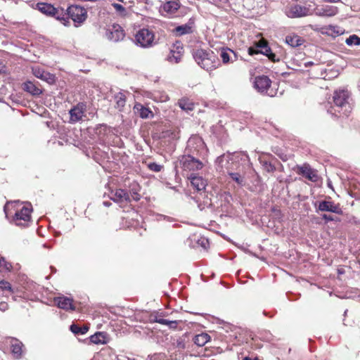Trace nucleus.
Returning <instances> with one entry per match:
<instances>
[{"instance_id":"f257e3e1","label":"nucleus","mask_w":360,"mask_h":360,"mask_svg":"<svg viewBox=\"0 0 360 360\" xmlns=\"http://www.w3.org/2000/svg\"><path fill=\"white\" fill-rule=\"evenodd\" d=\"M6 217L11 216L15 225L25 227L31 220V205H25L18 202L12 203L11 207H4Z\"/></svg>"},{"instance_id":"f03ea898","label":"nucleus","mask_w":360,"mask_h":360,"mask_svg":"<svg viewBox=\"0 0 360 360\" xmlns=\"http://www.w3.org/2000/svg\"><path fill=\"white\" fill-rule=\"evenodd\" d=\"M193 57L198 64L207 71H212L220 65L217 55L210 49H197L194 52Z\"/></svg>"},{"instance_id":"7ed1b4c3","label":"nucleus","mask_w":360,"mask_h":360,"mask_svg":"<svg viewBox=\"0 0 360 360\" xmlns=\"http://www.w3.org/2000/svg\"><path fill=\"white\" fill-rule=\"evenodd\" d=\"M87 18L86 10L78 5H71L65 10L64 19H61V22L65 26L70 25L69 19H71L76 27L83 23Z\"/></svg>"},{"instance_id":"20e7f679","label":"nucleus","mask_w":360,"mask_h":360,"mask_svg":"<svg viewBox=\"0 0 360 360\" xmlns=\"http://www.w3.org/2000/svg\"><path fill=\"white\" fill-rule=\"evenodd\" d=\"M350 94L347 90H338L334 92L333 103L338 109L335 110L340 113V115L348 116L352 111L349 103Z\"/></svg>"},{"instance_id":"39448f33","label":"nucleus","mask_w":360,"mask_h":360,"mask_svg":"<svg viewBox=\"0 0 360 360\" xmlns=\"http://www.w3.org/2000/svg\"><path fill=\"white\" fill-rule=\"evenodd\" d=\"M255 47L250 46L248 48V52L250 56L262 53L268 57L271 62L279 61V58L272 53L271 48L269 46L267 40L262 38L260 40L255 43Z\"/></svg>"},{"instance_id":"423d86ee","label":"nucleus","mask_w":360,"mask_h":360,"mask_svg":"<svg viewBox=\"0 0 360 360\" xmlns=\"http://www.w3.org/2000/svg\"><path fill=\"white\" fill-rule=\"evenodd\" d=\"M272 82L268 76L259 75L255 77L254 87L260 94L274 97L277 90L271 87Z\"/></svg>"},{"instance_id":"0eeeda50","label":"nucleus","mask_w":360,"mask_h":360,"mask_svg":"<svg viewBox=\"0 0 360 360\" xmlns=\"http://www.w3.org/2000/svg\"><path fill=\"white\" fill-rule=\"evenodd\" d=\"M38 10L50 17L55 18L56 19L61 21V19H64L65 9L62 7H54L52 4L40 2L37 4Z\"/></svg>"},{"instance_id":"6e6552de","label":"nucleus","mask_w":360,"mask_h":360,"mask_svg":"<svg viewBox=\"0 0 360 360\" xmlns=\"http://www.w3.org/2000/svg\"><path fill=\"white\" fill-rule=\"evenodd\" d=\"M155 35L153 31L143 28L137 32L135 35V41L137 44L143 48H148L153 45Z\"/></svg>"},{"instance_id":"1a4fd4ad","label":"nucleus","mask_w":360,"mask_h":360,"mask_svg":"<svg viewBox=\"0 0 360 360\" xmlns=\"http://www.w3.org/2000/svg\"><path fill=\"white\" fill-rule=\"evenodd\" d=\"M285 14L290 18H299L311 15V11L309 7L295 4L291 6L288 10H286Z\"/></svg>"},{"instance_id":"9d476101","label":"nucleus","mask_w":360,"mask_h":360,"mask_svg":"<svg viewBox=\"0 0 360 360\" xmlns=\"http://www.w3.org/2000/svg\"><path fill=\"white\" fill-rule=\"evenodd\" d=\"M295 170L297 174L302 175L303 177L312 182H316L318 180V175L316 171L307 163H304L302 165H297Z\"/></svg>"},{"instance_id":"9b49d317","label":"nucleus","mask_w":360,"mask_h":360,"mask_svg":"<svg viewBox=\"0 0 360 360\" xmlns=\"http://www.w3.org/2000/svg\"><path fill=\"white\" fill-rule=\"evenodd\" d=\"M181 162L182 168L186 171L194 172L200 170L203 167V163L191 155L184 157Z\"/></svg>"},{"instance_id":"f8f14e48","label":"nucleus","mask_w":360,"mask_h":360,"mask_svg":"<svg viewBox=\"0 0 360 360\" xmlns=\"http://www.w3.org/2000/svg\"><path fill=\"white\" fill-rule=\"evenodd\" d=\"M54 304L60 309L65 311H75L76 307L73 299L65 296L54 297Z\"/></svg>"},{"instance_id":"ddd939ff","label":"nucleus","mask_w":360,"mask_h":360,"mask_svg":"<svg viewBox=\"0 0 360 360\" xmlns=\"http://www.w3.org/2000/svg\"><path fill=\"white\" fill-rule=\"evenodd\" d=\"M108 39L114 42L122 41L125 37L123 28L118 24H113L107 32Z\"/></svg>"},{"instance_id":"4468645a","label":"nucleus","mask_w":360,"mask_h":360,"mask_svg":"<svg viewBox=\"0 0 360 360\" xmlns=\"http://www.w3.org/2000/svg\"><path fill=\"white\" fill-rule=\"evenodd\" d=\"M184 50L183 45L180 42H176L173 44L172 49H170V52L167 56V60L170 63H179L184 54Z\"/></svg>"},{"instance_id":"2eb2a0df","label":"nucleus","mask_w":360,"mask_h":360,"mask_svg":"<svg viewBox=\"0 0 360 360\" xmlns=\"http://www.w3.org/2000/svg\"><path fill=\"white\" fill-rule=\"evenodd\" d=\"M110 199L117 203H129L131 202L129 193L122 188L111 192Z\"/></svg>"},{"instance_id":"dca6fc26","label":"nucleus","mask_w":360,"mask_h":360,"mask_svg":"<svg viewBox=\"0 0 360 360\" xmlns=\"http://www.w3.org/2000/svg\"><path fill=\"white\" fill-rule=\"evenodd\" d=\"M86 105L83 103H78L76 106L70 110V117L71 122L80 121L84 115Z\"/></svg>"},{"instance_id":"f3484780","label":"nucleus","mask_w":360,"mask_h":360,"mask_svg":"<svg viewBox=\"0 0 360 360\" xmlns=\"http://www.w3.org/2000/svg\"><path fill=\"white\" fill-rule=\"evenodd\" d=\"M319 210L322 212H331L341 214L342 211L338 204H335L331 201L323 200L319 202Z\"/></svg>"},{"instance_id":"a211bd4d","label":"nucleus","mask_w":360,"mask_h":360,"mask_svg":"<svg viewBox=\"0 0 360 360\" xmlns=\"http://www.w3.org/2000/svg\"><path fill=\"white\" fill-rule=\"evenodd\" d=\"M134 111L136 114H138L140 117L143 119H147L153 117V112L149 108L143 106L140 103H136L134 106Z\"/></svg>"},{"instance_id":"6ab92c4d","label":"nucleus","mask_w":360,"mask_h":360,"mask_svg":"<svg viewBox=\"0 0 360 360\" xmlns=\"http://www.w3.org/2000/svg\"><path fill=\"white\" fill-rule=\"evenodd\" d=\"M188 179L193 188L198 191L204 190L207 186L206 181L202 176L191 174Z\"/></svg>"},{"instance_id":"aec40b11","label":"nucleus","mask_w":360,"mask_h":360,"mask_svg":"<svg viewBox=\"0 0 360 360\" xmlns=\"http://www.w3.org/2000/svg\"><path fill=\"white\" fill-rule=\"evenodd\" d=\"M22 343L17 339L11 342V349L14 358L20 359L22 355Z\"/></svg>"},{"instance_id":"412c9836","label":"nucleus","mask_w":360,"mask_h":360,"mask_svg":"<svg viewBox=\"0 0 360 360\" xmlns=\"http://www.w3.org/2000/svg\"><path fill=\"white\" fill-rule=\"evenodd\" d=\"M220 57L224 64H226L230 61L236 60L237 58L236 53L233 50L228 48L221 49Z\"/></svg>"},{"instance_id":"4be33fe9","label":"nucleus","mask_w":360,"mask_h":360,"mask_svg":"<svg viewBox=\"0 0 360 360\" xmlns=\"http://www.w3.org/2000/svg\"><path fill=\"white\" fill-rule=\"evenodd\" d=\"M317 14L320 16L331 17L336 15L338 12V9L336 6H324L321 8H318Z\"/></svg>"},{"instance_id":"5701e85b","label":"nucleus","mask_w":360,"mask_h":360,"mask_svg":"<svg viewBox=\"0 0 360 360\" xmlns=\"http://www.w3.org/2000/svg\"><path fill=\"white\" fill-rule=\"evenodd\" d=\"M23 89L32 94V96H39L42 94L41 89L34 84L32 82L27 81L23 83Z\"/></svg>"},{"instance_id":"b1692460","label":"nucleus","mask_w":360,"mask_h":360,"mask_svg":"<svg viewBox=\"0 0 360 360\" xmlns=\"http://www.w3.org/2000/svg\"><path fill=\"white\" fill-rule=\"evenodd\" d=\"M180 8V3L178 0L169 1L165 3L162 9L167 13H174Z\"/></svg>"},{"instance_id":"393cba45","label":"nucleus","mask_w":360,"mask_h":360,"mask_svg":"<svg viewBox=\"0 0 360 360\" xmlns=\"http://www.w3.org/2000/svg\"><path fill=\"white\" fill-rule=\"evenodd\" d=\"M304 40L295 34L288 35L285 37V42L292 47H297L304 43Z\"/></svg>"},{"instance_id":"a878e982","label":"nucleus","mask_w":360,"mask_h":360,"mask_svg":"<svg viewBox=\"0 0 360 360\" xmlns=\"http://www.w3.org/2000/svg\"><path fill=\"white\" fill-rule=\"evenodd\" d=\"M178 105L185 111H192L194 109L195 104L188 98L184 97L179 100Z\"/></svg>"},{"instance_id":"bb28decb","label":"nucleus","mask_w":360,"mask_h":360,"mask_svg":"<svg viewBox=\"0 0 360 360\" xmlns=\"http://www.w3.org/2000/svg\"><path fill=\"white\" fill-rule=\"evenodd\" d=\"M90 341L96 345H105L108 342L106 334L103 332H97L90 337Z\"/></svg>"},{"instance_id":"cd10ccee","label":"nucleus","mask_w":360,"mask_h":360,"mask_svg":"<svg viewBox=\"0 0 360 360\" xmlns=\"http://www.w3.org/2000/svg\"><path fill=\"white\" fill-rule=\"evenodd\" d=\"M210 340V336L205 333L198 334L193 338V342L198 347H202L205 345V344Z\"/></svg>"},{"instance_id":"c85d7f7f","label":"nucleus","mask_w":360,"mask_h":360,"mask_svg":"<svg viewBox=\"0 0 360 360\" xmlns=\"http://www.w3.org/2000/svg\"><path fill=\"white\" fill-rule=\"evenodd\" d=\"M89 329V328L87 326H83L82 327L76 324H72L70 326V330L75 335H84L87 333Z\"/></svg>"},{"instance_id":"c756f323","label":"nucleus","mask_w":360,"mask_h":360,"mask_svg":"<svg viewBox=\"0 0 360 360\" xmlns=\"http://www.w3.org/2000/svg\"><path fill=\"white\" fill-rule=\"evenodd\" d=\"M175 30L179 35H183L193 32L192 27L187 24L176 27Z\"/></svg>"},{"instance_id":"7c9ffc66","label":"nucleus","mask_w":360,"mask_h":360,"mask_svg":"<svg viewBox=\"0 0 360 360\" xmlns=\"http://www.w3.org/2000/svg\"><path fill=\"white\" fill-rule=\"evenodd\" d=\"M13 266L4 257L0 256V271H11Z\"/></svg>"},{"instance_id":"2f4dec72","label":"nucleus","mask_w":360,"mask_h":360,"mask_svg":"<svg viewBox=\"0 0 360 360\" xmlns=\"http://www.w3.org/2000/svg\"><path fill=\"white\" fill-rule=\"evenodd\" d=\"M115 100H116V107L117 108H122L126 103V98L125 96L122 94L119 93L115 96Z\"/></svg>"},{"instance_id":"473e14b6","label":"nucleus","mask_w":360,"mask_h":360,"mask_svg":"<svg viewBox=\"0 0 360 360\" xmlns=\"http://www.w3.org/2000/svg\"><path fill=\"white\" fill-rule=\"evenodd\" d=\"M39 79L47 82L49 84H53L55 82L56 80L55 76L53 74L46 72L45 70L41 75V76H40Z\"/></svg>"},{"instance_id":"72a5a7b5","label":"nucleus","mask_w":360,"mask_h":360,"mask_svg":"<svg viewBox=\"0 0 360 360\" xmlns=\"http://www.w3.org/2000/svg\"><path fill=\"white\" fill-rule=\"evenodd\" d=\"M346 43L347 45H360V37L356 35H351L346 39Z\"/></svg>"},{"instance_id":"f704fd0d","label":"nucleus","mask_w":360,"mask_h":360,"mask_svg":"<svg viewBox=\"0 0 360 360\" xmlns=\"http://www.w3.org/2000/svg\"><path fill=\"white\" fill-rule=\"evenodd\" d=\"M113 8L115 9V11L120 13L121 16H126L127 15V11L126 8L121 4L114 3L112 4Z\"/></svg>"},{"instance_id":"c9c22d12","label":"nucleus","mask_w":360,"mask_h":360,"mask_svg":"<svg viewBox=\"0 0 360 360\" xmlns=\"http://www.w3.org/2000/svg\"><path fill=\"white\" fill-rule=\"evenodd\" d=\"M229 174L230 177L234 181H236L238 184H239V185H242L243 184V177L240 176V174L239 173L231 172Z\"/></svg>"},{"instance_id":"e433bc0d","label":"nucleus","mask_w":360,"mask_h":360,"mask_svg":"<svg viewBox=\"0 0 360 360\" xmlns=\"http://www.w3.org/2000/svg\"><path fill=\"white\" fill-rule=\"evenodd\" d=\"M262 167L267 172H273L276 170V167L270 162L266 160L262 161Z\"/></svg>"},{"instance_id":"4c0bfd02","label":"nucleus","mask_w":360,"mask_h":360,"mask_svg":"<svg viewBox=\"0 0 360 360\" xmlns=\"http://www.w3.org/2000/svg\"><path fill=\"white\" fill-rule=\"evenodd\" d=\"M0 288L3 290H8L10 292H13L11 283L4 280L0 281Z\"/></svg>"},{"instance_id":"58836bf2","label":"nucleus","mask_w":360,"mask_h":360,"mask_svg":"<svg viewBox=\"0 0 360 360\" xmlns=\"http://www.w3.org/2000/svg\"><path fill=\"white\" fill-rule=\"evenodd\" d=\"M129 194L131 200H133L134 201H139L141 199V194L139 191L135 188H132Z\"/></svg>"},{"instance_id":"ea45409f","label":"nucleus","mask_w":360,"mask_h":360,"mask_svg":"<svg viewBox=\"0 0 360 360\" xmlns=\"http://www.w3.org/2000/svg\"><path fill=\"white\" fill-rule=\"evenodd\" d=\"M32 71L33 75L36 77L39 78L40 76H41V75L44 72V70L41 68L39 66H34V67L32 68Z\"/></svg>"},{"instance_id":"a19ab883","label":"nucleus","mask_w":360,"mask_h":360,"mask_svg":"<svg viewBox=\"0 0 360 360\" xmlns=\"http://www.w3.org/2000/svg\"><path fill=\"white\" fill-rule=\"evenodd\" d=\"M148 167L151 171H153L155 172H160L163 167L162 165H158L155 162H151V163L148 164Z\"/></svg>"},{"instance_id":"79ce46f5","label":"nucleus","mask_w":360,"mask_h":360,"mask_svg":"<svg viewBox=\"0 0 360 360\" xmlns=\"http://www.w3.org/2000/svg\"><path fill=\"white\" fill-rule=\"evenodd\" d=\"M167 133H170L168 134V136L172 137V139H179V131L174 130L173 131H168Z\"/></svg>"},{"instance_id":"37998d69","label":"nucleus","mask_w":360,"mask_h":360,"mask_svg":"<svg viewBox=\"0 0 360 360\" xmlns=\"http://www.w3.org/2000/svg\"><path fill=\"white\" fill-rule=\"evenodd\" d=\"M8 309V304L6 302H0V310L2 311H5Z\"/></svg>"},{"instance_id":"c03bdc74","label":"nucleus","mask_w":360,"mask_h":360,"mask_svg":"<svg viewBox=\"0 0 360 360\" xmlns=\"http://www.w3.org/2000/svg\"><path fill=\"white\" fill-rule=\"evenodd\" d=\"M155 322L162 324V325L167 326V324L169 323V320L165 319H157L156 318Z\"/></svg>"},{"instance_id":"a18cd8bd","label":"nucleus","mask_w":360,"mask_h":360,"mask_svg":"<svg viewBox=\"0 0 360 360\" xmlns=\"http://www.w3.org/2000/svg\"><path fill=\"white\" fill-rule=\"evenodd\" d=\"M322 218L323 219H325L326 221H335L336 220L333 217H332L331 215H328V214H323L322 216Z\"/></svg>"},{"instance_id":"49530a36","label":"nucleus","mask_w":360,"mask_h":360,"mask_svg":"<svg viewBox=\"0 0 360 360\" xmlns=\"http://www.w3.org/2000/svg\"><path fill=\"white\" fill-rule=\"evenodd\" d=\"M177 324H178V322L176 321H169V323L167 324V326L170 328H176L177 326Z\"/></svg>"},{"instance_id":"de8ad7c7","label":"nucleus","mask_w":360,"mask_h":360,"mask_svg":"<svg viewBox=\"0 0 360 360\" xmlns=\"http://www.w3.org/2000/svg\"><path fill=\"white\" fill-rule=\"evenodd\" d=\"M243 360H259L258 357L252 358L250 356H245Z\"/></svg>"},{"instance_id":"09e8293b","label":"nucleus","mask_w":360,"mask_h":360,"mask_svg":"<svg viewBox=\"0 0 360 360\" xmlns=\"http://www.w3.org/2000/svg\"><path fill=\"white\" fill-rule=\"evenodd\" d=\"M4 68L5 67L0 63V72H5Z\"/></svg>"},{"instance_id":"8fccbe9b","label":"nucleus","mask_w":360,"mask_h":360,"mask_svg":"<svg viewBox=\"0 0 360 360\" xmlns=\"http://www.w3.org/2000/svg\"><path fill=\"white\" fill-rule=\"evenodd\" d=\"M325 1H328V2H338L340 0H324Z\"/></svg>"},{"instance_id":"3c124183","label":"nucleus","mask_w":360,"mask_h":360,"mask_svg":"<svg viewBox=\"0 0 360 360\" xmlns=\"http://www.w3.org/2000/svg\"><path fill=\"white\" fill-rule=\"evenodd\" d=\"M158 355H154V356L151 358V360H152L153 359H156V358H158Z\"/></svg>"}]
</instances>
